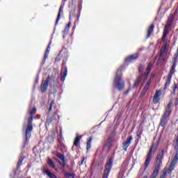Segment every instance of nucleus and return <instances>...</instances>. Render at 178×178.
I'll list each match as a JSON object with an SVG mask.
<instances>
[{
  "mask_svg": "<svg viewBox=\"0 0 178 178\" xmlns=\"http://www.w3.org/2000/svg\"><path fill=\"white\" fill-rule=\"evenodd\" d=\"M71 176H73V175L68 173V172L65 175V177H71Z\"/></svg>",
  "mask_w": 178,
  "mask_h": 178,
  "instance_id": "40",
  "label": "nucleus"
},
{
  "mask_svg": "<svg viewBox=\"0 0 178 178\" xmlns=\"http://www.w3.org/2000/svg\"><path fill=\"white\" fill-rule=\"evenodd\" d=\"M63 7L60 6L58 14V16H57V19H56V24H58V23L59 22V20H60V13H62L63 12Z\"/></svg>",
  "mask_w": 178,
  "mask_h": 178,
  "instance_id": "21",
  "label": "nucleus"
},
{
  "mask_svg": "<svg viewBox=\"0 0 178 178\" xmlns=\"http://www.w3.org/2000/svg\"><path fill=\"white\" fill-rule=\"evenodd\" d=\"M177 56H178V54H177V53H175V54L174 55V57H173L174 60H176V58H177Z\"/></svg>",
  "mask_w": 178,
  "mask_h": 178,
  "instance_id": "42",
  "label": "nucleus"
},
{
  "mask_svg": "<svg viewBox=\"0 0 178 178\" xmlns=\"http://www.w3.org/2000/svg\"><path fill=\"white\" fill-rule=\"evenodd\" d=\"M57 113H58L57 112H54V115L51 116V118L49 116H48L47 119V123H51L52 120H55L56 119V118L55 117V115H56Z\"/></svg>",
  "mask_w": 178,
  "mask_h": 178,
  "instance_id": "22",
  "label": "nucleus"
},
{
  "mask_svg": "<svg viewBox=\"0 0 178 178\" xmlns=\"http://www.w3.org/2000/svg\"><path fill=\"white\" fill-rule=\"evenodd\" d=\"M168 47H169V41H168V40H165V47H164V48H165L166 49H168Z\"/></svg>",
  "mask_w": 178,
  "mask_h": 178,
  "instance_id": "36",
  "label": "nucleus"
},
{
  "mask_svg": "<svg viewBox=\"0 0 178 178\" xmlns=\"http://www.w3.org/2000/svg\"><path fill=\"white\" fill-rule=\"evenodd\" d=\"M91 143H92V138H89V140L87 142V149L91 148Z\"/></svg>",
  "mask_w": 178,
  "mask_h": 178,
  "instance_id": "28",
  "label": "nucleus"
},
{
  "mask_svg": "<svg viewBox=\"0 0 178 178\" xmlns=\"http://www.w3.org/2000/svg\"><path fill=\"white\" fill-rule=\"evenodd\" d=\"M175 69H176V64L174 63L171 67V70L170 71L169 74H171V76L173 75V74L175 73Z\"/></svg>",
  "mask_w": 178,
  "mask_h": 178,
  "instance_id": "29",
  "label": "nucleus"
},
{
  "mask_svg": "<svg viewBox=\"0 0 178 178\" xmlns=\"http://www.w3.org/2000/svg\"><path fill=\"white\" fill-rule=\"evenodd\" d=\"M49 112H51L52 111V108L54 105H55V102L54 100L49 101Z\"/></svg>",
  "mask_w": 178,
  "mask_h": 178,
  "instance_id": "27",
  "label": "nucleus"
},
{
  "mask_svg": "<svg viewBox=\"0 0 178 178\" xmlns=\"http://www.w3.org/2000/svg\"><path fill=\"white\" fill-rule=\"evenodd\" d=\"M144 50V47H140L138 49V51H143Z\"/></svg>",
  "mask_w": 178,
  "mask_h": 178,
  "instance_id": "47",
  "label": "nucleus"
},
{
  "mask_svg": "<svg viewBox=\"0 0 178 178\" xmlns=\"http://www.w3.org/2000/svg\"><path fill=\"white\" fill-rule=\"evenodd\" d=\"M45 173L48 176V177H49V178H58V177H56V175H55V174L51 172L48 170H45Z\"/></svg>",
  "mask_w": 178,
  "mask_h": 178,
  "instance_id": "20",
  "label": "nucleus"
},
{
  "mask_svg": "<svg viewBox=\"0 0 178 178\" xmlns=\"http://www.w3.org/2000/svg\"><path fill=\"white\" fill-rule=\"evenodd\" d=\"M143 69H144V67L143 65H140L139 67V70H143Z\"/></svg>",
  "mask_w": 178,
  "mask_h": 178,
  "instance_id": "45",
  "label": "nucleus"
},
{
  "mask_svg": "<svg viewBox=\"0 0 178 178\" xmlns=\"http://www.w3.org/2000/svg\"><path fill=\"white\" fill-rule=\"evenodd\" d=\"M56 156H57V158H59V159H60L62 161V162L63 163H65V156L60 153H57L56 154Z\"/></svg>",
  "mask_w": 178,
  "mask_h": 178,
  "instance_id": "24",
  "label": "nucleus"
},
{
  "mask_svg": "<svg viewBox=\"0 0 178 178\" xmlns=\"http://www.w3.org/2000/svg\"><path fill=\"white\" fill-rule=\"evenodd\" d=\"M67 76V69H65L64 76L61 77V81H65V78Z\"/></svg>",
  "mask_w": 178,
  "mask_h": 178,
  "instance_id": "33",
  "label": "nucleus"
},
{
  "mask_svg": "<svg viewBox=\"0 0 178 178\" xmlns=\"http://www.w3.org/2000/svg\"><path fill=\"white\" fill-rule=\"evenodd\" d=\"M151 83H152V81H151V79H149V81L146 83V86L149 87V86H151Z\"/></svg>",
  "mask_w": 178,
  "mask_h": 178,
  "instance_id": "38",
  "label": "nucleus"
},
{
  "mask_svg": "<svg viewBox=\"0 0 178 178\" xmlns=\"http://www.w3.org/2000/svg\"><path fill=\"white\" fill-rule=\"evenodd\" d=\"M49 76H47V79L42 82L40 86V90L42 92H45V91L48 90V86H49Z\"/></svg>",
  "mask_w": 178,
  "mask_h": 178,
  "instance_id": "6",
  "label": "nucleus"
},
{
  "mask_svg": "<svg viewBox=\"0 0 178 178\" xmlns=\"http://www.w3.org/2000/svg\"><path fill=\"white\" fill-rule=\"evenodd\" d=\"M161 94H162V91H161V90L156 92V93L154 96V98H153L154 104H158V102H159V99H161Z\"/></svg>",
  "mask_w": 178,
  "mask_h": 178,
  "instance_id": "11",
  "label": "nucleus"
},
{
  "mask_svg": "<svg viewBox=\"0 0 178 178\" xmlns=\"http://www.w3.org/2000/svg\"><path fill=\"white\" fill-rule=\"evenodd\" d=\"M24 158H21L18 161L17 166H22V163H23Z\"/></svg>",
  "mask_w": 178,
  "mask_h": 178,
  "instance_id": "34",
  "label": "nucleus"
},
{
  "mask_svg": "<svg viewBox=\"0 0 178 178\" xmlns=\"http://www.w3.org/2000/svg\"><path fill=\"white\" fill-rule=\"evenodd\" d=\"M83 163H84V159L82 160L81 165H83Z\"/></svg>",
  "mask_w": 178,
  "mask_h": 178,
  "instance_id": "48",
  "label": "nucleus"
},
{
  "mask_svg": "<svg viewBox=\"0 0 178 178\" xmlns=\"http://www.w3.org/2000/svg\"><path fill=\"white\" fill-rule=\"evenodd\" d=\"M145 92L143 91L141 92L140 95V98H143V97H144L145 95Z\"/></svg>",
  "mask_w": 178,
  "mask_h": 178,
  "instance_id": "37",
  "label": "nucleus"
},
{
  "mask_svg": "<svg viewBox=\"0 0 178 178\" xmlns=\"http://www.w3.org/2000/svg\"><path fill=\"white\" fill-rule=\"evenodd\" d=\"M176 88H177V85H175V88H174V90H173L174 94L176 93Z\"/></svg>",
  "mask_w": 178,
  "mask_h": 178,
  "instance_id": "43",
  "label": "nucleus"
},
{
  "mask_svg": "<svg viewBox=\"0 0 178 178\" xmlns=\"http://www.w3.org/2000/svg\"><path fill=\"white\" fill-rule=\"evenodd\" d=\"M35 108H33L30 111L29 114L31 115L28 119V126L26 129V140H29L31 137V131H33V115H35Z\"/></svg>",
  "mask_w": 178,
  "mask_h": 178,
  "instance_id": "2",
  "label": "nucleus"
},
{
  "mask_svg": "<svg viewBox=\"0 0 178 178\" xmlns=\"http://www.w3.org/2000/svg\"><path fill=\"white\" fill-rule=\"evenodd\" d=\"M68 31H69V29H67L66 28H65V29L63 31V33H64L65 34H67Z\"/></svg>",
  "mask_w": 178,
  "mask_h": 178,
  "instance_id": "41",
  "label": "nucleus"
},
{
  "mask_svg": "<svg viewBox=\"0 0 178 178\" xmlns=\"http://www.w3.org/2000/svg\"><path fill=\"white\" fill-rule=\"evenodd\" d=\"M170 80H172V74H168L166 79V82L164 86V90H166L168 87L170 85Z\"/></svg>",
  "mask_w": 178,
  "mask_h": 178,
  "instance_id": "16",
  "label": "nucleus"
},
{
  "mask_svg": "<svg viewBox=\"0 0 178 178\" xmlns=\"http://www.w3.org/2000/svg\"><path fill=\"white\" fill-rule=\"evenodd\" d=\"M148 88H149V86L145 85L142 91L147 92V91H148Z\"/></svg>",
  "mask_w": 178,
  "mask_h": 178,
  "instance_id": "35",
  "label": "nucleus"
},
{
  "mask_svg": "<svg viewBox=\"0 0 178 178\" xmlns=\"http://www.w3.org/2000/svg\"><path fill=\"white\" fill-rule=\"evenodd\" d=\"M172 22H173V15H172V14H171L168 17V19L167 22H166V24H170V23H172Z\"/></svg>",
  "mask_w": 178,
  "mask_h": 178,
  "instance_id": "30",
  "label": "nucleus"
},
{
  "mask_svg": "<svg viewBox=\"0 0 178 178\" xmlns=\"http://www.w3.org/2000/svg\"><path fill=\"white\" fill-rule=\"evenodd\" d=\"M170 29V24H166L164 29H163V33L161 38L162 41L168 37V34H169V30Z\"/></svg>",
  "mask_w": 178,
  "mask_h": 178,
  "instance_id": "7",
  "label": "nucleus"
},
{
  "mask_svg": "<svg viewBox=\"0 0 178 178\" xmlns=\"http://www.w3.org/2000/svg\"><path fill=\"white\" fill-rule=\"evenodd\" d=\"M112 141H113V140L112 138H108L106 143H105V146L107 147L108 149L111 148V147H112Z\"/></svg>",
  "mask_w": 178,
  "mask_h": 178,
  "instance_id": "23",
  "label": "nucleus"
},
{
  "mask_svg": "<svg viewBox=\"0 0 178 178\" xmlns=\"http://www.w3.org/2000/svg\"><path fill=\"white\" fill-rule=\"evenodd\" d=\"M163 154H165V150L162 149L156 156V165L159 166H162V161H163Z\"/></svg>",
  "mask_w": 178,
  "mask_h": 178,
  "instance_id": "5",
  "label": "nucleus"
},
{
  "mask_svg": "<svg viewBox=\"0 0 178 178\" xmlns=\"http://www.w3.org/2000/svg\"><path fill=\"white\" fill-rule=\"evenodd\" d=\"M168 56V49L163 48L161 50L160 56L159 58L158 61L159 60H165L166 59V56Z\"/></svg>",
  "mask_w": 178,
  "mask_h": 178,
  "instance_id": "8",
  "label": "nucleus"
},
{
  "mask_svg": "<svg viewBox=\"0 0 178 178\" xmlns=\"http://www.w3.org/2000/svg\"><path fill=\"white\" fill-rule=\"evenodd\" d=\"M166 173H168V170H164L160 178H166Z\"/></svg>",
  "mask_w": 178,
  "mask_h": 178,
  "instance_id": "31",
  "label": "nucleus"
},
{
  "mask_svg": "<svg viewBox=\"0 0 178 178\" xmlns=\"http://www.w3.org/2000/svg\"><path fill=\"white\" fill-rule=\"evenodd\" d=\"M122 70H123L122 66L118 68L115 74V78L114 79V86L115 88L118 90V91H123L125 87L124 81L122 80V76H120V74L122 73Z\"/></svg>",
  "mask_w": 178,
  "mask_h": 178,
  "instance_id": "1",
  "label": "nucleus"
},
{
  "mask_svg": "<svg viewBox=\"0 0 178 178\" xmlns=\"http://www.w3.org/2000/svg\"><path fill=\"white\" fill-rule=\"evenodd\" d=\"M71 24H71L70 22H69V23L67 24V26H65V28H66L67 30H69V29H70Z\"/></svg>",
  "mask_w": 178,
  "mask_h": 178,
  "instance_id": "39",
  "label": "nucleus"
},
{
  "mask_svg": "<svg viewBox=\"0 0 178 178\" xmlns=\"http://www.w3.org/2000/svg\"><path fill=\"white\" fill-rule=\"evenodd\" d=\"M150 178H156V177H154V176H151Z\"/></svg>",
  "mask_w": 178,
  "mask_h": 178,
  "instance_id": "49",
  "label": "nucleus"
},
{
  "mask_svg": "<svg viewBox=\"0 0 178 178\" xmlns=\"http://www.w3.org/2000/svg\"><path fill=\"white\" fill-rule=\"evenodd\" d=\"M175 105H178V98L175 99Z\"/></svg>",
  "mask_w": 178,
  "mask_h": 178,
  "instance_id": "46",
  "label": "nucleus"
},
{
  "mask_svg": "<svg viewBox=\"0 0 178 178\" xmlns=\"http://www.w3.org/2000/svg\"><path fill=\"white\" fill-rule=\"evenodd\" d=\"M176 53H177V54H178V48H177V51H176Z\"/></svg>",
  "mask_w": 178,
  "mask_h": 178,
  "instance_id": "50",
  "label": "nucleus"
},
{
  "mask_svg": "<svg viewBox=\"0 0 178 178\" xmlns=\"http://www.w3.org/2000/svg\"><path fill=\"white\" fill-rule=\"evenodd\" d=\"M174 157L178 159V149L176 151L175 156H174Z\"/></svg>",
  "mask_w": 178,
  "mask_h": 178,
  "instance_id": "44",
  "label": "nucleus"
},
{
  "mask_svg": "<svg viewBox=\"0 0 178 178\" xmlns=\"http://www.w3.org/2000/svg\"><path fill=\"white\" fill-rule=\"evenodd\" d=\"M155 26L154 25V24H151L147 30V38H149L151 37V34H152V33H154V29Z\"/></svg>",
  "mask_w": 178,
  "mask_h": 178,
  "instance_id": "17",
  "label": "nucleus"
},
{
  "mask_svg": "<svg viewBox=\"0 0 178 178\" xmlns=\"http://www.w3.org/2000/svg\"><path fill=\"white\" fill-rule=\"evenodd\" d=\"M151 69H152V63H149L147 67L146 68V71L145 72L144 76L145 79H147L149 72H151Z\"/></svg>",
  "mask_w": 178,
  "mask_h": 178,
  "instance_id": "18",
  "label": "nucleus"
},
{
  "mask_svg": "<svg viewBox=\"0 0 178 178\" xmlns=\"http://www.w3.org/2000/svg\"><path fill=\"white\" fill-rule=\"evenodd\" d=\"M178 159L177 157H174L172 161L168 168V173H170L172 170H174L176 164L177 163Z\"/></svg>",
  "mask_w": 178,
  "mask_h": 178,
  "instance_id": "12",
  "label": "nucleus"
},
{
  "mask_svg": "<svg viewBox=\"0 0 178 178\" xmlns=\"http://www.w3.org/2000/svg\"><path fill=\"white\" fill-rule=\"evenodd\" d=\"M138 84H140V80L137 79L134 84V88H137L138 87Z\"/></svg>",
  "mask_w": 178,
  "mask_h": 178,
  "instance_id": "32",
  "label": "nucleus"
},
{
  "mask_svg": "<svg viewBox=\"0 0 178 178\" xmlns=\"http://www.w3.org/2000/svg\"><path fill=\"white\" fill-rule=\"evenodd\" d=\"M173 102L170 101L169 104L167 105L165 111L164 113V115L165 116H170V113H172V104Z\"/></svg>",
  "mask_w": 178,
  "mask_h": 178,
  "instance_id": "10",
  "label": "nucleus"
},
{
  "mask_svg": "<svg viewBox=\"0 0 178 178\" xmlns=\"http://www.w3.org/2000/svg\"><path fill=\"white\" fill-rule=\"evenodd\" d=\"M49 49H51V43L49 44L46 49L44 57V62H45V60L47 59V58H48V55H49Z\"/></svg>",
  "mask_w": 178,
  "mask_h": 178,
  "instance_id": "19",
  "label": "nucleus"
},
{
  "mask_svg": "<svg viewBox=\"0 0 178 178\" xmlns=\"http://www.w3.org/2000/svg\"><path fill=\"white\" fill-rule=\"evenodd\" d=\"M152 151H154V146L151 147L147 155L145 163L143 165L144 170H147V169H148V166H149V163H151V159H152Z\"/></svg>",
  "mask_w": 178,
  "mask_h": 178,
  "instance_id": "4",
  "label": "nucleus"
},
{
  "mask_svg": "<svg viewBox=\"0 0 178 178\" xmlns=\"http://www.w3.org/2000/svg\"><path fill=\"white\" fill-rule=\"evenodd\" d=\"M168 118H169V116L165 115H163L160 122V126H161V127H165V126L168 124Z\"/></svg>",
  "mask_w": 178,
  "mask_h": 178,
  "instance_id": "14",
  "label": "nucleus"
},
{
  "mask_svg": "<svg viewBox=\"0 0 178 178\" xmlns=\"http://www.w3.org/2000/svg\"><path fill=\"white\" fill-rule=\"evenodd\" d=\"M81 138V136H77V137L75 138V140H74V145L75 147H77V146L79 145V143H80Z\"/></svg>",
  "mask_w": 178,
  "mask_h": 178,
  "instance_id": "26",
  "label": "nucleus"
},
{
  "mask_svg": "<svg viewBox=\"0 0 178 178\" xmlns=\"http://www.w3.org/2000/svg\"><path fill=\"white\" fill-rule=\"evenodd\" d=\"M113 165V159L111 158L106 163L102 178L108 177L109 174L111 173V170H112Z\"/></svg>",
  "mask_w": 178,
  "mask_h": 178,
  "instance_id": "3",
  "label": "nucleus"
},
{
  "mask_svg": "<svg viewBox=\"0 0 178 178\" xmlns=\"http://www.w3.org/2000/svg\"><path fill=\"white\" fill-rule=\"evenodd\" d=\"M131 141H133V137L130 136L129 138L127 139L125 142L122 143L123 149H124V151H127V148L130 147V144H131Z\"/></svg>",
  "mask_w": 178,
  "mask_h": 178,
  "instance_id": "9",
  "label": "nucleus"
},
{
  "mask_svg": "<svg viewBox=\"0 0 178 178\" xmlns=\"http://www.w3.org/2000/svg\"><path fill=\"white\" fill-rule=\"evenodd\" d=\"M47 163H48L49 166H50V168L55 169L56 165H55V163H54V161H52V160L48 159Z\"/></svg>",
  "mask_w": 178,
  "mask_h": 178,
  "instance_id": "25",
  "label": "nucleus"
},
{
  "mask_svg": "<svg viewBox=\"0 0 178 178\" xmlns=\"http://www.w3.org/2000/svg\"><path fill=\"white\" fill-rule=\"evenodd\" d=\"M136 59H138V53H136L127 57L125 59V62H131V60H136Z\"/></svg>",
  "mask_w": 178,
  "mask_h": 178,
  "instance_id": "13",
  "label": "nucleus"
},
{
  "mask_svg": "<svg viewBox=\"0 0 178 178\" xmlns=\"http://www.w3.org/2000/svg\"><path fill=\"white\" fill-rule=\"evenodd\" d=\"M64 2H66V1H67V0H63Z\"/></svg>",
  "mask_w": 178,
  "mask_h": 178,
  "instance_id": "51",
  "label": "nucleus"
},
{
  "mask_svg": "<svg viewBox=\"0 0 178 178\" xmlns=\"http://www.w3.org/2000/svg\"><path fill=\"white\" fill-rule=\"evenodd\" d=\"M161 165H158L156 164V166L154 168V170L153 171L152 176L156 178L158 177V175H159V170H161Z\"/></svg>",
  "mask_w": 178,
  "mask_h": 178,
  "instance_id": "15",
  "label": "nucleus"
}]
</instances>
